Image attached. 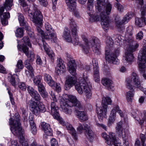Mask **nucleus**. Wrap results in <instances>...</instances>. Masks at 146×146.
I'll list each match as a JSON object with an SVG mask.
<instances>
[{
  "label": "nucleus",
  "instance_id": "nucleus-1",
  "mask_svg": "<svg viewBox=\"0 0 146 146\" xmlns=\"http://www.w3.org/2000/svg\"><path fill=\"white\" fill-rule=\"evenodd\" d=\"M79 82H77L76 77L68 76L66 78L64 86L65 89H69L74 85L78 93L82 94L83 93L87 99H90L92 97V93L89 86L90 81L87 76L83 74V77H80L79 79Z\"/></svg>",
  "mask_w": 146,
  "mask_h": 146
},
{
  "label": "nucleus",
  "instance_id": "nucleus-2",
  "mask_svg": "<svg viewBox=\"0 0 146 146\" xmlns=\"http://www.w3.org/2000/svg\"><path fill=\"white\" fill-rule=\"evenodd\" d=\"M93 0H88L87 12V14L90 16V20L92 21H98L100 20L102 28L105 31H107L108 28L109 26V17L107 15H109L110 13L112 7L111 4L108 2L106 3L105 11L102 9V7L103 6H102L100 9H98L99 11H101L99 17L98 16H94V11L93 9Z\"/></svg>",
  "mask_w": 146,
  "mask_h": 146
},
{
  "label": "nucleus",
  "instance_id": "nucleus-3",
  "mask_svg": "<svg viewBox=\"0 0 146 146\" xmlns=\"http://www.w3.org/2000/svg\"><path fill=\"white\" fill-rule=\"evenodd\" d=\"M133 29L131 26L127 28L125 37L124 40H123L124 45L127 46L123 58V62L125 66L131 64L133 61L134 57L133 53L139 46L138 43H134L132 36Z\"/></svg>",
  "mask_w": 146,
  "mask_h": 146
},
{
  "label": "nucleus",
  "instance_id": "nucleus-4",
  "mask_svg": "<svg viewBox=\"0 0 146 146\" xmlns=\"http://www.w3.org/2000/svg\"><path fill=\"white\" fill-rule=\"evenodd\" d=\"M64 97L61 100L60 104L62 110L66 114H71L72 106H75L76 108L79 110H82L83 108L82 105L77 100L76 96L66 94Z\"/></svg>",
  "mask_w": 146,
  "mask_h": 146
},
{
  "label": "nucleus",
  "instance_id": "nucleus-5",
  "mask_svg": "<svg viewBox=\"0 0 146 146\" xmlns=\"http://www.w3.org/2000/svg\"><path fill=\"white\" fill-rule=\"evenodd\" d=\"M113 36L110 38L108 36L106 39V47L105 50L106 58V60L109 62L113 64H118L119 61L117 57L120 53V49L117 48L115 50H113V44L114 42L113 40Z\"/></svg>",
  "mask_w": 146,
  "mask_h": 146
},
{
  "label": "nucleus",
  "instance_id": "nucleus-6",
  "mask_svg": "<svg viewBox=\"0 0 146 146\" xmlns=\"http://www.w3.org/2000/svg\"><path fill=\"white\" fill-rule=\"evenodd\" d=\"M82 38L85 42L84 44L82 46V51L84 53L87 54L89 50L90 46L92 47L93 51L96 53L99 54L100 53V41L96 37H93L89 40H88L86 37L84 35L82 36Z\"/></svg>",
  "mask_w": 146,
  "mask_h": 146
},
{
  "label": "nucleus",
  "instance_id": "nucleus-7",
  "mask_svg": "<svg viewBox=\"0 0 146 146\" xmlns=\"http://www.w3.org/2000/svg\"><path fill=\"white\" fill-rule=\"evenodd\" d=\"M20 116L18 114L13 118L11 117L9 119V124L10 125V129L12 133L17 136L24 137V130L22 128L21 123L20 122Z\"/></svg>",
  "mask_w": 146,
  "mask_h": 146
},
{
  "label": "nucleus",
  "instance_id": "nucleus-8",
  "mask_svg": "<svg viewBox=\"0 0 146 146\" xmlns=\"http://www.w3.org/2000/svg\"><path fill=\"white\" fill-rule=\"evenodd\" d=\"M112 102V101L109 97L102 98L101 106L96 108L97 113L100 121H102L104 118L106 117L108 105L111 104Z\"/></svg>",
  "mask_w": 146,
  "mask_h": 146
},
{
  "label": "nucleus",
  "instance_id": "nucleus-9",
  "mask_svg": "<svg viewBox=\"0 0 146 146\" xmlns=\"http://www.w3.org/2000/svg\"><path fill=\"white\" fill-rule=\"evenodd\" d=\"M142 50L139 54L137 63L140 71L144 72L146 67V40H143Z\"/></svg>",
  "mask_w": 146,
  "mask_h": 146
},
{
  "label": "nucleus",
  "instance_id": "nucleus-10",
  "mask_svg": "<svg viewBox=\"0 0 146 146\" xmlns=\"http://www.w3.org/2000/svg\"><path fill=\"white\" fill-rule=\"evenodd\" d=\"M77 129L78 132L80 133L83 132V131L84 130L86 138L90 141H92L94 140V133L88 124L85 123L82 125L81 123H79Z\"/></svg>",
  "mask_w": 146,
  "mask_h": 146
},
{
  "label": "nucleus",
  "instance_id": "nucleus-11",
  "mask_svg": "<svg viewBox=\"0 0 146 146\" xmlns=\"http://www.w3.org/2000/svg\"><path fill=\"white\" fill-rule=\"evenodd\" d=\"M116 132L119 136H122L124 146H129L128 140V131L127 129H123L122 122L120 121L117 123L116 127Z\"/></svg>",
  "mask_w": 146,
  "mask_h": 146
},
{
  "label": "nucleus",
  "instance_id": "nucleus-12",
  "mask_svg": "<svg viewBox=\"0 0 146 146\" xmlns=\"http://www.w3.org/2000/svg\"><path fill=\"white\" fill-rule=\"evenodd\" d=\"M18 49L19 51H22L30 60V61L29 60H25L24 63L25 66L31 72H32L33 68L31 66L30 62L33 61L34 59L35 55L34 53L33 52H31L30 53H29L28 52L29 48L24 46H23L22 49H21L19 47V46L18 45Z\"/></svg>",
  "mask_w": 146,
  "mask_h": 146
},
{
  "label": "nucleus",
  "instance_id": "nucleus-13",
  "mask_svg": "<svg viewBox=\"0 0 146 146\" xmlns=\"http://www.w3.org/2000/svg\"><path fill=\"white\" fill-rule=\"evenodd\" d=\"M29 107L32 113L36 115H38L40 112L46 111V109L44 105L42 102H40L38 105L35 101L31 100L29 101Z\"/></svg>",
  "mask_w": 146,
  "mask_h": 146
},
{
  "label": "nucleus",
  "instance_id": "nucleus-14",
  "mask_svg": "<svg viewBox=\"0 0 146 146\" xmlns=\"http://www.w3.org/2000/svg\"><path fill=\"white\" fill-rule=\"evenodd\" d=\"M33 10L34 12L32 13L30 10H29V16L31 20L36 25L41 26L43 20L41 13L37 9L36 5L34 6Z\"/></svg>",
  "mask_w": 146,
  "mask_h": 146
},
{
  "label": "nucleus",
  "instance_id": "nucleus-15",
  "mask_svg": "<svg viewBox=\"0 0 146 146\" xmlns=\"http://www.w3.org/2000/svg\"><path fill=\"white\" fill-rule=\"evenodd\" d=\"M102 136L106 140V143L108 145H113L115 146H122L120 142L116 139L114 133L109 132V135H108L106 133H104L102 134Z\"/></svg>",
  "mask_w": 146,
  "mask_h": 146
},
{
  "label": "nucleus",
  "instance_id": "nucleus-16",
  "mask_svg": "<svg viewBox=\"0 0 146 146\" xmlns=\"http://www.w3.org/2000/svg\"><path fill=\"white\" fill-rule=\"evenodd\" d=\"M125 83L127 88L130 90L126 92V100L128 102H131L134 97L135 93V90L133 88V86H134L132 80L131 75L130 78H127Z\"/></svg>",
  "mask_w": 146,
  "mask_h": 146
},
{
  "label": "nucleus",
  "instance_id": "nucleus-17",
  "mask_svg": "<svg viewBox=\"0 0 146 146\" xmlns=\"http://www.w3.org/2000/svg\"><path fill=\"white\" fill-rule=\"evenodd\" d=\"M117 112L121 117H123V114L122 111L120 109L118 105L115 106L111 111L109 118L108 125L110 126L114 122L116 118V112Z\"/></svg>",
  "mask_w": 146,
  "mask_h": 146
},
{
  "label": "nucleus",
  "instance_id": "nucleus-18",
  "mask_svg": "<svg viewBox=\"0 0 146 146\" xmlns=\"http://www.w3.org/2000/svg\"><path fill=\"white\" fill-rule=\"evenodd\" d=\"M46 31V39H51L52 41L55 42H56V34L51 25L48 23H46L45 25Z\"/></svg>",
  "mask_w": 146,
  "mask_h": 146
},
{
  "label": "nucleus",
  "instance_id": "nucleus-19",
  "mask_svg": "<svg viewBox=\"0 0 146 146\" xmlns=\"http://www.w3.org/2000/svg\"><path fill=\"white\" fill-rule=\"evenodd\" d=\"M131 79L134 87L137 88L143 92L146 95V88L141 86L140 80L138 75L135 72L131 74Z\"/></svg>",
  "mask_w": 146,
  "mask_h": 146
},
{
  "label": "nucleus",
  "instance_id": "nucleus-20",
  "mask_svg": "<svg viewBox=\"0 0 146 146\" xmlns=\"http://www.w3.org/2000/svg\"><path fill=\"white\" fill-rule=\"evenodd\" d=\"M70 28L73 35H74V40H72V43L75 45H77L79 43V38L77 36V31L78 27L76 25L73 19H72L70 20Z\"/></svg>",
  "mask_w": 146,
  "mask_h": 146
},
{
  "label": "nucleus",
  "instance_id": "nucleus-21",
  "mask_svg": "<svg viewBox=\"0 0 146 146\" xmlns=\"http://www.w3.org/2000/svg\"><path fill=\"white\" fill-rule=\"evenodd\" d=\"M58 120L60 124L66 128L68 132L72 135L75 139H76L77 138L76 131L72 125L68 123L65 122L62 118H60Z\"/></svg>",
  "mask_w": 146,
  "mask_h": 146
},
{
  "label": "nucleus",
  "instance_id": "nucleus-22",
  "mask_svg": "<svg viewBox=\"0 0 146 146\" xmlns=\"http://www.w3.org/2000/svg\"><path fill=\"white\" fill-rule=\"evenodd\" d=\"M133 13H129L126 14L123 17L121 21H116V25L118 29L123 30V24L128 23L129 20L131 19L133 16Z\"/></svg>",
  "mask_w": 146,
  "mask_h": 146
},
{
  "label": "nucleus",
  "instance_id": "nucleus-23",
  "mask_svg": "<svg viewBox=\"0 0 146 146\" xmlns=\"http://www.w3.org/2000/svg\"><path fill=\"white\" fill-rule=\"evenodd\" d=\"M4 9H5L4 5L3 7H0V15L2 24L4 25H5L7 24L6 20L10 17V15L9 12H7L3 13L4 11Z\"/></svg>",
  "mask_w": 146,
  "mask_h": 146
},
{
  "label": "nucleus",
  "instance_id": "nucleus-24",
  "mask_svg": "<svg viewBox=\"0 0 146 146\" xmlns=\"http://www.w3.org/2000/svg\"><path fill=\"white\" fill-rule=\"evenodd\" d=\"M92 62L94 66V79L96 82H98L100 81V76L98 62L95 59H93Z\"/></svg>",
  "mask_w": 146,
  "mask_h": 146
},
{
  "label": "nucleus",
  "instance_id": "nucleus-25",
  "mask_svg": "<svg viewBox=\"0 0 146 146\" xmlns=\"http://www.w3.org/2000/svg\"><path fill=\"white\" fill-rule=\"evenodd\" d=\"M51 113L53 116L54 118L58 120L61 118L58 113V108L57 106L56 105V104L54 102L51 103Z\"/></svg>",
  "mask_w": 146,
  "mask_h": 146
},
{
  "label": "nucleus",
  "instance_id": "nucleus-26",
  "mask_svg": "<svg viewBox=\"0 0 146 146\" xmlns=\"http://www.w3.org/2000/svg\"><path fill=\"white\" fill-rule=\"evenodd\" d=\"M41 49L42 50V47L46 52V53L48 55L49 57L51 59H53L54 56V54L49 47L47 44L44 41H42V45L41 46V44L40 45Z\"/></svg>",
  "mask_w": 146,
  "mask_h": 146
},
{
  "label": "nucleus",
  "instance_id": "nucleus-27",
  "mask_svg": "<svg viewBox=\"0 0 146 146\" xmlns=\"http://www.w3.org/2000/svg\"><path fill=\"white\" fill-rule=\"evenodd\" d=\"M68 69L70 74L75 76L76 75V70L77 65L74 60H71L68 64Z\"/></svg>",
  "mask_w": 146,
  "mask_h": 146
},
{
  "label": "nucleus",
  "instance_id": "nucleus-28",
  "mask_svg": "<svg viewBox=\"0 0 146 146\" xmlns=\"http://www.w3.org/2000/svg\"><path fill=\"white\" fill-rule=\"evenodd\" d=\"M102 83L108 90H113L114 87V84L113 81L107 78H105L102 80Z\"/></svg>",
  "mask_w": 146,
  "mask_h": 146
},
{
  "label": "nucleus",
  "instance_id": "nucleus-29",
  "mask_svg": "<svg viewBox=\"0 0 146 146\" xmlns=\"http://www.w3.org/2000/svg\"><path fill=\"white\" fill-rule=\"evenodd\" d=\"M41 126L45 133L48 136L52 135V130L50 124L45 122H42L41 123Z\"/></svg>",
  "mask_w": 146,
  "mask_h": 146
},
{
  "label": "nucleus",
  "instance_id": "nucleus-30",
  "mask_svg": "<svg viewBox=\"0 0 146 146\" xmlns=\"http://www.w3.org/2000/svg\"><path fill=\"white\" fill-rule=\"evenodd\" d=\"M20 146L18 144L16 141L13 140L11 142V146H29L27 141H25L24 137L22 136L20 137Z\"/></svg>",
  "mask_w": 146,
  "mask_h": 146
},
{
  "label": "nucleus",
  "instance_id": "nucleus-31",
  "mask_svg": "<svg viewBox=\"0 0 146 146\" xmlns=\"http://www.w3.org/2000/svg\"><path fill=\"white\" fill-rule=\"evenodd\" d=\"M44 81L50 86L51 87H54L55 86V82L49 75L46 73L44 74Z\"/></svg>",
  "mask_w": 146,
  "mask_h": 146
},
{
  "label": "nucleus",
  "instance_id": "nucleus-32",
  "mask_svg": "<svg viewBox=\"0 0 146 146\" xmlns=\"http://www.w3.org/2000/svg\"><path fill=\"white\" fill-rule=\"evenodd\" d=\"M77 117L81 121H86L88 119L86 113L84 111H77Z\"/></svg>",
  "mask_w": 146,
  "mask_h": 146
},
{
  "label": "nucleus",
  "instance_id": "nucleus-33",
  "mask_svg": "<svg viewBox=\"0 0 146 146\" xmlns=\"http://www.w3.org/2000/svg\"><path fill=\"white\" fill-rule=\"evenodd\" d=\"M37 86L38 91L42 97L43 98L46 97L48 96L47 93L44 87L42 84L40 83Z\"/></svg>",
  "mask_w": 146,
  "mask_h": 146
},
{
  "label": "nucleus",
  "instance_id": "nucleus-34",
  "mask_svg": "<svg viewBox=\"0 0 146 146\" xmlns=\"http://www.w3.org/2000/svg\"><path fill=\"white\" fill-rule=\"evenodd\" d=\"M62 36L67 42H72V40L70 34V31L67 28H65Z\"/></svg>",
  "mask_w": 146,
  "mask_h": 146
},
{
  "label": "nucleus",
  "instance_id": "nucleus-35",
  "mask_svg": "<svg viewBox=\"0 0 146 146\" xmlns=\"http://www.w3.org/2000/svg\"><path fill=\"white\" fill-rule=\"evenodd\" d=\"M65 2L68 7L69 11L74 10L76 5V0H65Z\"/></svg>",
  "mask_w": 146,
  "mask_h": 146
},
{
  "label": "nucleus",
  "instance_id": "nucleus-36",
  "mask_svg": "<svg viewBox=\"0 0 146 146\" xmlns=\"http://www.w3.org/2000/svg\"><path fill=\"white\" fill-rule=\"evenodd\" d=\"M140 11L141 15V19L142 21H143L145 25H146V18L144 17V16L146 15V4L143 7L141 6Z\"/></svg>",
  "mask_w": 146,
  "mask_h": 146
},
{
  "label": "nucleus",
  "instance_id": "nucleus-37",
  "mask_svg": "<svg viewBox=\"0 0 146 146\" xmlns=\"http://www.w3.org/2000/svg\"><path fill=\"white\" fill-rule=\"evenodd\" d=\"M23 42L24 44H23L22 46L19 45V44H18L17 45V46L19 45V47L21 49H22V46H25L28 48L26 45H25V44L27 45L30 47H31V43L29 38L27 37H24L23 39ZM17 46L18 47V46Z\"/></svg>",
  "mask_w": 146,
  "mask_h": 146
},
{
  "label": "nucleus",
  "instance_id": "nucleus-38",
  "mask_svg": "<svg viewBox=\"0 0 146 146\" xmlns=\"http://www.w3.org/2000/svg\"><path fill=\"white\" fill-rule=\"evenodd\" d=\"M16 68L15 70V72H20L24 67L23 65V64L22 61L21 60H18L16 66Z\"/></svg>",
  "mask_w": 146,
  "mask_h": 146
},
{
  "label": "nucleus",
  "instance_id": "nucleus-39",
  "mask_svg": "<svg viewBox=\"0 0 146 146\" xmlns=\"http://www.w3.org/2000/svg\"><path fill=\"white\" fill-rule=\"evenodd\" d=\"M13 0H6L4 4V7L6 11L10 10L13 5Z\"/></svg>",
  "mask_w": 146,
  "mask_h": 146
},
{
  "label": "nucleus",
  "instance_id": "nucleus-40",
  "mask_svg": "<svg viewBox=\"0 0 146 146\" xmlns=\"http://www.w3.org/2000/svg\"><path fill=\"white\" fill-rule=\"evenodd\" d=\"M113 40L114 42L117 43V45H120L121 44L122 40L121 36L119 35H116L113 36Z\"/></svg>",
  "mask_w": 146,
  "mask_h": 146
},
{
  "label": "nucleus",
  "instance_id": "nucleus-41",
  "mask_svg": "<svg viewBox=\"0 0 146 146\" xmlns=\"http://www.w3.org/2000/svg\"><path fill=\"white\" fill-rule=\"evenodd\" d=\"M42 76H36L33 79L34 84L35 86H38L41 83L42 80Z\"/></svg>",
  "mask_w": 146,
  "mask_h": 146
},
{
  "label": "nucleus",
  "instance_id": "nucleus-42",
  "mask_svg": "<svg viewBox=\"0 0 146 146\" xmlns=\"http://www.w3.org/2000/svg\"><path fill=\"white\" fill-rule=\"evenodd\" d=\"M27 90L30 95L34 98L36 96V95L35 94V93H36L35 92H38L35 90L32 87L30 86H29L27 88Z\"/></svg>",
  "mask_w": 146,
  "mask_h": 146
},
{
  "label": "nucleus",
  "instance_id": "nucleus-43",
  "mask_svg": "<svg viewBox=\"0 0 146 146\" xmlns=\"http://www.w3.org/2000/svg\"><path fill=\"white\" fill-rule=\"evenodd\" d=\"M36 29L38 35H40L41 36L42 39V42L43 40L45 42L44 39H46V33H44L43 31L39 27H37L36 28Z\"/></svg>",
  "mask_w": 146,
  "mask_h": 146
},
{
  "label": "nucleus",
  "instance_id": "nucleus-44",
  "mask_svg": "<svg viewBox=\"0 0 146 146\" xmlns=\"http://www.w3.org/2000/svg\"><path fill=\"white\" fill-rule=\"evenodd\" d=\"M18 19L21 26H23L25 25V22L24 20V17L21 13L18 14Z\"/></svg>",
  "mask_w": 146,
  "mask_h": 146
},
{
  "label": "nucleus",
  "instance_id": "nucleus-45",
  "mask_svg": "<svg viewBox=\"0 0 146 146\" xmlns=\"http://www.w3.org/2000/svg\"><path fill=\"white\" fill-rule=\"evenodd\" d=\"M65 68V67L56 66L55 69V72L58 75H61L64 72Z\"/></svg>",
  "mask_w": 146,
  "mask_h": 146
},
{
  "label": "nucleus",
  "instance_id": "nucleus-46",
  "mask_svg": "<svg viewBox=\"0 0 146 146\" xmlns=\"http://www.w3.org/2000/svg\"><path fill=\"white\" fill-rule=\"evenodd\" d=\"M8 81L11 85L15 87L16 86V84L15 78L14 77L13 75L10 74L8 77Z\"/></svg>",
  "mask_w": 146,
  "mask_h": 146
},
{
  "label": "nucleus",
  "instance_id": "nucleus-47",
  "mask_svg": "<svg viewBox=\"0 0 146 146\" xmlns=\"http://www.w3.org/2000/svg\"><path fill=\"white\" fill-rule=\"evenodd\" d=\"M15 35L17 37H21L23 35V30L22 28H18L16 30Z\"/></svg>",
  "mask_w": 146,
  "mask_h": 146
},
{
  "label": "nucleus",
  "instance_id": "nucleus-48",
  "mask_svg": "<svg viewBox=\"0 0 146 146\" xmlns=\"http://www.w3.org/2000/svg\"><path fill=\"white\" fill-rule=\"evenodd\" d=\"M135 24L137 26L139 27H142L143 25V23L142 19L139 18H136Z\"/></svg>",
  "mask_w": 146,
  "mask_h": 146
},
{
  "label": "nucleus",
  "instance_id": "nucleus-49",
  "mask_svg": "<svg viewBox=\"0 0 146 146\" xmlns=\"http://www.w3.org/2000/svg\"><path fill=\"white\" fill-rule=\"evenodd\" d=\"M18 85L19 89L22 91H24L26 90L27 87L25 83L20 82L19 83Z\"/></svg>",
  "mask_w": 146,
  "mask_h": 146
},
{
  "label": "nucleus",
  "instance_id": "nucleus-50",
  "mask_svg": "<svg viewBox=\"0 0 146 146\" xmlns=\"http://www.w3.org/2000/svg\"><path fill=\"white\" fill-rule=\"evenodd\" d=\"M115 7H117L118 11L120 12H123V11L124 7L122 5L118 2L115 3Z\"/></svg>",
  "mask_w": 146,
  "mask_h": 146
},
{
  "label": "nucleus",
  "instance_id": "nucleus-51",
  "mask_svg": "<svg viewBox=\"0 0 146 146\" xmlns=\"http://www.w3.org/2000/svg\"><path fill=\"white\" fill-rule=\"evenodd\" d=\"M59 67H65V65L63 64V62L62 60L60 58H58V60L57 61V66H58Z\"/></svg>",
  "mask_w": 146,
  "mask_h": 146
},
{
  "label": "nucleus",
  "instance_id": "nucleus-52",
  "mask_svg": "<svg viewBox=\"0 0 146 146\" xmlns=\"http://www.w3.org/2000/svg\"><path fill=\"white\" fill-rule=\"evenodd\" d=\"M104 3L105 0H97V4L99 10L101 9L102 6H104Z\"/></svg>",
  "mask_w": 146,
  "mask_h": 146
},
{
  "label": "nucleus",
  "instance_id": "nucleus-53",
  "mask_svg": "<svg viewBox=\"0 0 146 146\" xmlns=\"http://www.w3.org/2000/svg\"><path fill=\"white\" fill-rule=\"evenodd\" d=\"M53 88H55L56 91L57 92H60L61 90V88L60 85L59 83H55V86L54 87H52Z\"/></svg>",
  "mask_w": 146,
  "mask_h": 146
},
{
  "label": "nucleus",
  "instance_id": "nucleus-54",
  "mask_svg": "<svg viewBox=\"0 0 146 146\" xmlns=\"http://www.w3.org/2000/svg\"><path fill=\"white\" fill-rule=\"evenodd\" d=\"M7 90H8V93L9 96L10 100L11 103L12 105H13L15 104V102H14V99L13 97L12 94L8 88H7Z\"/></svg>",
  "mask_w": 146,
  "mask_h": 146
},
{
  "label": "nucleus",
  "instance_id": "nucleus-55",
  "mask_svg": "<svg viewBox=\"0 0 146 146\" xmlns=\"http://www.w3.org/2000/svg\"><path fill=\"white\" fill-rule=\"evenodd\" d=\"M51 146H58V141L54 138H52L50 141Z\"/></svg>",
  "mask_w": 146,
  "mask_h": 146
},
{
  "label": "nucleus",
  "instance_id": "nucleus-56",
  "mask_svg": "<svg viewBox=\"0 0 146 146\" xmlns=\"http://www.w3.org/2000/svg\"><path fill=\"white\" fill-rule=\"evenodd\" d=\"M18 2L20 5L23 7L27 6V3L25 0H19Z\"/></svg>",
  "mask_w": 146,
  "mask_h": 146
},
{
  "label": "nucleus",
  "instance_id": "nucleus-57",
  "mask_svg": "<svg viewBox=\"0 0 146 146\" xmlns=\"http://www.w3.org/2000/svg\"><path fill=\"white\" fill-rule=\"evenodd\" d=\"M49 94L50 96H51L52 100L55 102H56L57 101V99L56 98V96L55 95L54 92L52 91H50L49 92Z\"/></svg>",
  "mask_w": 146,
  "mask_h": 146
},
{
  "label": "nucleus",
  "instance_id": "nucleus-58",
  "mask_svg": "<svg viewBox=\"0 0 146 146\" xmlns=\"http://www.w3.org/2000/svg\"><path fill=\"white\" fill-rule=\"evenodd\" d=\"M143 33L142 31H140L138 33H137L136 36V38L137 39H141L143 37Z\"/></svg>",
  "mask_w": 146,
  "mask_h": 146
},
{
  "label": "nucleus",
  "instance_id": "nucleus-59",
  "mask_svg": "<svg viewBox=\"0 0 146 146\" xmlns=\"http://www.w3.org/2000/svg\"><path fill=\"white\" fill-rule=\"evenodd\" d=\"M40 4L44 7H46L48 3L46 0H38Z\"/></svg>",
  "mask_w": 146,
  "mask_h": 146
},
{
  "label": "nucleus",
  "instance_id": "nucleus-60",
  "mask_svg": "<svg viewBox=\"0 0 146 146\" xmlns=\"http://www.w3.org/2000/svg\"><path fill=\"white\" fill-rule=\"evenodd\" d=\"M33 71L32 72H31L29 70V71L28 70H26L25 71V73L27 75V76L28 77L31 76L32 77L34 75L33 73Z\"/></svg>",
  "mask_w": 146,
  "mask_h": 146
},
{
  "label": "nucleus",
  "instance_id": "nucleus-61",
  "mask_svg": "<svg viewBox=\"0 0 146 146\" xmlns=\"http://www.w3.org/2000/svg\"><path fill=\"white\" fill-rule=\"evenodd\" d=\"M141 140L142 144V146H146L144 144V143L145 140V136L144 134H142L141 135Z\"/></svg>",
  "mask_w": 146,
  "mask_h": 146
},
{
  "label": "nucleus",
  "instance_id": "nucleus-62",
  "mask_svg": "<svg viewBox=\"0 0 146 146\" xmlns=\"http://www.w3.org/2000/svg\"><path fill=\"white\" fill-rule=\"evenodd\" d=\"M35 92L36 93H36H35V94L36 95V96L35 97L34 99L35 101L39 102L40 100H41V97H40V95L38 94V92Z\"/></svg>",
  "mask_w": 146,
  "mask_h": 146
},
{
  "label": "nucleus",
  "instance_id": "nucleus-63",
  "mask_svg": "<svg viewBox=\"0 0 146 146\" xmlns=\"http://www.w3.org/2000/svg\"><path fill=\"white\" fill-rule=\"evenodd\" d=\"M73 11L74 15L77 17H80V15L78 12L76 10V5L75 6V8L74 10L73 11Z\"/></svg>",
  "mask_w": 146,
  "mask_h": 146
},
{
  "label": "nucleus",
  "instance_id": "nucleus-64",
  "mask_svg": "<svg viewBox=\"0 0 146 146\" xmlns=\"http://www.w3.org/2000/svg\"><path fill=\"white\" fill-rule=\"evenodd\" d=\"M37 59L36 60V62L37 64H42V61L41 59L40 58L38 55H37L36 56Z\"/></svg>",
  "mask_w": 146,
  "mask_h": 146
}]
</instances>
